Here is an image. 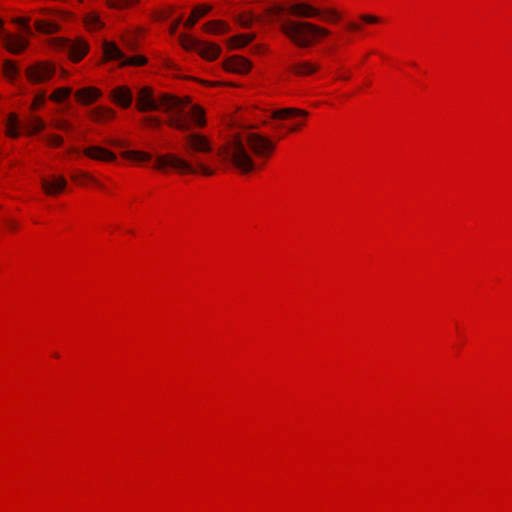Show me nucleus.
Masks as SVG:
<instances>
[{
	"instance_id": "10",
	"label": "nucleus",
	"mask_w": 512,
	"mask_h": 512,
	"mask_svg": "<svg viewBox=\"0 0 512 512\" xmlns=\"http://www.w3.org/2000/svg\"><path fill=\"white\" fill-rule=\"evenodd\" d=\"M136 106L141 112L157 111L162 108L160 96L156 99L153 89L148 86L140 88L137 95Z\"/></svg>"
},
{
	"instance_id": "38",
	"label": "nucleus",
	"mask_w": 512,
	"mask_h": 512,
	"mask_svg": "<svg viewBox=\"0 0 512 512\" xmlns=\"http://www.w3.org/2000/svg\"><path fill=\"white\" fill-rule=\"evenodd\" d=\"M347 28L354 31H360L362 29V26L355 22H349L347 24Z\"/></svg>"
},
{
	"instance_id": "11",
	"label": "nucleus",
	"mask_w": 512,
	"mask_h": 512,
	"mask_svg": "<svg viewBox=\"0 0 512 512\" xmlns=\"http://www.w3.org/2000/svg\"><path fill=\"white\" fill-rule=\"evenodd\" d=\"M111 100L122 108H128L133 101V93L127 86H117L110 91Z\"/></svg>"
},
{
	"instance_id": "25",
	"label": "nucleus",
	"mask_w": 512,
	"mask_h": 512,
	"mask_svg": "<svg viewBox=\"0 0 512 512\" xmlns=\"http://www.w3.org/2000/svg\"><path fill=\"white\" fill-rule=\"evenodd\" d=\"M3 71L7 78L13 80L18 75V67L12 60H5L3 63Z\"/></svg>"
},
{
	"instance_id": "15",
	"label": "nucleus",
	"mask_w": 512,
	"mask_h": 512,
	"mask_svg": "<svg viewBox=\"0 0 512 512\" xmlns=\"http://www.w3.org/2000/svg\"><path fill=\"white\" fill-rule=\"evenodd\" d=\"M84 154L94 160L114 161L116 159V155L112 151L100 146L88 147L84 150Z\"/></svg>"
},
{
	"instance_id": "32",
	"label": "nucleus",
	"mask_w": 512,
	"mask_h": 512,
	"mask_svg": "<svg viewBox=\"0 0 512 512\" xmlns=\"http://www.w3.org/2000/svg\"><path fill=\"white\" fill-rule=\"evenodd\" d=\"M71 178L74 181H80L81 178L89 179L90 181H92L93 183H95L96 185L101 187V184L95 178H93L92 176L88 175L87 173H84L81 171L74 172L71 175Z\"/></svg>"
},
{
	"instance_id": "9",
	"label": "nucleus",
	"mask_w": 512,
	"mask_h": 512,
	"mask_svg": "<svg viewBox=\"0 0 512 512\" xmlns=\"http://www.w3.org/2000/svg\"><path fill=\"white\" fill-rule=\"evenodd\" d=\"M55 73V67L48 62H39L29 66L26 70L27 78L31 83H43L48 81Z\"/></svg>"
},
{
	"instance_id": "42",
	"label": "nucleus",
	"mask_w": 512,
	"mask_h": 512,
	"mask_svg": "<svg viewBox=\"0 0 512 512\" xmlns=\"http://www.w3.org/2000/svg\"><path fill=\"white\" fill-rule=\"evenodd\" d=\"M3 21L0 19V37L5 33L2 29Z\"/></svg>"
},
{
	"instance_id": "36",
	"label": "nucleus",
	"mask_w": 512,
	"mask_h": 512,
	"mask_svg": "<svg viewBox=\"0 0 512 512\" xmlns=\"http://www.w3.org/2000/svg\"><path fill=\"white\" fill-rule=\"evenodd\" d=\"M181 22H182V17H179L178 19H176V20L171 24L170 32H171L172 34H174V33L177 31V29H178L179 25L181 24Z\"/></svg>"
},
{
	"instance_id": "21",
	"label": "nucleus",
	"mask_w": 512,
	"mask_h": 512,
	"mask_svg": "<svg viewBox=\"0 0 512 512\" xmlns=\"http://www.w3.org/2000/svg\"><path fill=\"white\" fill-rule=\"evenodd\" d=\"M211 9H212V6H210V5H203V6L196 7L192 11L190 17L184 22V26L188 29L192 28L198 21L199 17L204 16L206 13L211 11Z\"/></svg>"
},
{
	"instance_id": "12",
	"label": "nucleus",
	"mask_w": 512,
	"mask_h": 512,
	"mask_svg": "<svg viewBox=\"0 0 512 512\" xmlns=\"http://www.w3.org/2000/svg\"><path fill=\"white\" fill-rule=\"evenodd\" d=\"M1 37L5 48L13 54L21 53L28 47L29 44L27 39L19 35L4 33Z\"/></svg>"
},
{
	"instance_id": "3",
	"label": "nucleus",
	"mask_w": 512,
	"mask_h": 512,
	"mask_svg": "<svg viewBox=\"0 0 512 512\" xmlns=\"http://www.w3.org/2000/svg\"><path fill=\"white\" fill-rule=\"evenodd\" d=\"M160 103L162 109L169 113L167 124L182 132L192 133L193 128H202L206 125L205 112L198 106L193 105L189 109L190 98H178L171 94H161Z\"/></svg>"
},
{
	"instance_id": "5",
	"label": "nucleus",
	"mask_w": 512,
	"mask_h": 512,
	"mask_svg": "<svg viewBox=\"0 0 512 512\" xmlns=\"http://www.w3.org/2000/svg\"><path fill=\"white\" fill-rule=\"evenodd\" d=\"M51 45L56 50L67 52L74 62L80 61L89 51V45L82 39L71 41L67 38H53Z\"/></svg>"
},
{
	"instance_id": "16",
	"label": "nucleus",
	"mask_w": 512,
	"mask_h": 512,
	"mask_svg": "<svg viewBox=\"0 0 512 512\" xmlns=\"http://www.w3.org/2000/svg\"><path fill=\"white\" fill-rule=\"evenodd\" d=\"M101 96V91L95 87H85L75 93L78 102L84 105L91 104Z\"/></svg>"
},
{
	"instance_id": "41",
	"label": "nucleus",
	"mask_w": 512,
	"mask_h": 512,
	"mask_svg": "<svg viewBox=\"0 0 512 512\" xmlns=\"http://www.w3.org/2000/svg\"><path fill=\"white\" fill-rule=\"evenodd\" d=\"M299 126H300V125L291 126V127L289 128V131H290V132H295V131H297V130L299 129Z\"/></svg>"
},
{
	"instance_id": "29",
	"label": "nucleus",
	"mask_w": 512,
	"mask_h": 512,
	"mask_svg": "<svg viewBox=\"0 0 512 512\" xmlns=\"http://www.w3.org/2000/svg\"><path fill=\"white\" fill-rule=\"evenodd\" d=\"M53 126L56 129L62 130V131H71L73 129L72 124H70L67 120L58 118L53 121Z\"/></svg>"
},
{
	"instance_id": "44",
	"label": "nucleus",
	"mask_w": 512,
	"mask_h": 512,
	"mask_svg": "<svg viewBox=\"0 0 512 512\" xmlns=\"http://www.w3.org/2000/svg\"><path fill=\"white\" fill-rule=\"evenodd\" d=\"M172 13V9H170L165 17H168Z\"/></svg>"
},
{
	"instance_id": "33",
	"label": "nucleus",
	"mask_w": 512,
	"mask_h": 512,
	"mask_svg": "<svg viewBox=\"0 0 512 512\" xmlns=\"http://www.w3.org/2000/svg\"><path fill=\"white\" fill-rule=\"evenodd\" d=\"M360 19L367 24H375L380 22V18L374 15L363 14L360 15Z\"/></svg>"
},
{
	"instance_id": "14",
	"label": "nucleus",
	"mask_w": 512,
	"mask_h": 512,
	"mask_svg": "<svg viewBox=\"0 0 512 512\" xmlns=\"http://www.w3.org/2000/svg\"><path fill=\"white\" fill-rule=\"evenodd\" d=\"M41 184L47 195H57L66 187L67 181L62 176H53L51 180L43 178Z\"/></svg>"
},
{
	"instance_id": "17",
	"label": "nucleus",
	"mask_w": 512,
	"mask_h": 512,
	"mask_svg": "<svg viewBox=\"0 0 512 512\" xmlns=\"http://www.w3.org/2000/svg\"><path fill=\"white\" fill-rule=\"evenodd\" d=\"M294 116L307 117L308 112L297 108H283L274 110L271 114L273 119H287Z\"/></svg>"
},
{
	"instance_id": "4",
	"label": "nucleus",
	"mask_w": 512,
	"mask_h": 512,
	"mask_svg": "<svg viewBox=\"0 0 512 512\" xmlns=\"http://www.w3.org/2000/svg\"><path fill=\"white\" fill-rule=\"evenodd\" d=\"M281 32L296 46L306 48L313 45L319 37L329 35V30L306 21L283 20Z\"/></svg>"
},
{
	"instance_id": "8",
	"label": "nucleus",
	"mask_w": 512,
	"mask_h": 512,
	"mask_svg": "<svg viewBox=\"0 0 512 512\" xmlns=\"http://www.w3.org/2000/svg\"><path fill=\"white\" fill-rule=\"evenodd\" d=\"M103 49L104 55L108 60H117L123 65L141 66L146 62V59L142 56L126 57L125 54L111 42H105Z\"/></svg>"
},
{
	"instance_id": "37",
	"label": "nucleus",
	"mask_w": 512,
	"mask_h": 512,
	"mask_svg": "<svg viewBox=\"0 0 512 512\" xmlns=\"http://www.w3.org/2000/svg\"><path fill=\"white\" fill-rule=\"evenodd\" d=\"M284 11L283 6H274L267 9V13H282Z\"/></svg>"
},
{
	"instance_id": "6",
	"label": "nucleus",
	"mask_w": 512,
	"mask_h": 512,
	"mask_svg": "<svg viewBox=\"0 0 512 512\" xmlns=\"http://www.w3.org/2000/svg\"><path fill=\"white\" fill-rule=\"evenodd\" d=\"M180 41L183 48L187 50H195L202 57L208 60L216 59L221 51L220 47L216 44L203 42L187 35H181Z\"/></svg>"
},
{
	"instance_id": "27",
	"label": "nucleus",
	"mask_w": 512,
	"mask_h": 512,
	"mask_svg": "<svg viewBox=\"0 0 512 512\" xmlns=\"http://www.w3.org/2000/svg\"><path fill=\"white\" fill-rule=\"evenodd\" d=\"M72 90L68 87H61L54 91L51 95V99L56 102H60L66 98H68L71 94Z\"/></svg>"
},
{
	"instance_id": "39",
	"label": "nucleus",
	"mask_w": 512,
	"mask_h": 512,
	"mask_svg": "<svg viewBox=\"0 0 512 512\" xmlns=\"http://www.w3.org/2000/svg\"><path fill=\"white\" fill-rule=\"evenodd\" d=\"M44 101H45V95L42 94V95H39V96L36 97L35 104L36 105H42L44 103Z\"/></svg>"
},
{
	"instance_id": "34",
	"label": "nucleus",
	"mask_w": 512,
	"mask_h": 512,
	"mask_svg": "<svg viewBox=\"0 0 512 512\" xmlns=\"http://www.w3.org/2000/svg\"><path fill=\"white\" fill-rule=\"evenodd\" d=\"M143 122L147 123L153 127H159L161 125V120L158 117H154V116L144 117Z\"/></svg>"
},
{
	"instance_id": "31",
	"label": "nucleus",
	"mask_w": 512,
	"mask_h": 512,
	"mask_svg": "<svg viewBox=\"0 0 512 512\" xmlns=\"http://www.w3.org/2000/svg\"><path fill=\"white\" fill-rule=\"evenodd\" d=\"M45 127L44 122L40 118H33L30 122L29 129L30 133H36L43 130Z\"/></svg>"
},
{
	"instance_id": "13",
	"label": "nucleus",
	"mask_w": 512,
	"mask_h": 512,
	"mask_svg": "<svg viewBox=\"0 0 512 512\" xmlns=\"http://www.w3.org/2000/svg\"><path fill=\"white\" fill-rule=\"evenodd\" d=\"M251 67V62L239 55L228 58L224 63V68L233 73L245 74L250 71Z\"/></svg>"
},
{
	"instance_id": "26",
	"label": "nucleus",
	"mask_w": 512,
	"mask_h": 512,
	"mask_svg": "<svg viewBox=\"0 0 512 512\" xmlns=\"http://www.w3.org/2000/svg\"><path fill=\"white\" fill-rule=\"evenodd\" d=\"M18 119L16 115L11 114L7 121V135L12 138H17L19 136L18 132Z\"/></svg>"
},
{
	"instance_id": "22",
	"label": "nucleus",
	"mask_w": 512,
	"mask_h": 512,
	"mask_svg": "<svg viewBox=\"0 0 512 512\" xmlns=\"http://www.w3.org/2000/svg\"><path fill=\"white\" fill-rule=\"evenodd\" d=\"M255 34H239L229 39V45L233 49H238L252 42Z\"/></svg>"
},
{
	"instance_id": "1",
	"label": "nucleus",
	"mask_w": 512,
	"mask_h": 512,
	"mask_svg": "<svg viewBox=\"0 0 512 512\" xmlns=\"http://www.w3.org/2000/svg\"><path fill=\"white\" fill-rule=\"evenodd\" d=\"M183 149L185 156L176 154L160 155L156 158V166L162 169L170 166L180 173L202 174L211 176L214 170L204 162V155L213 151L210 139L200 133H187L183 137Z\"/></svg>"
},
{
	"instance_id": "30",
	"label": "nucleus",
	"mask_w": 512,
	"mask_h": 512,
	"mask_svg": "<svg viewBox=\"0 0 512 512\" xmlns=\"http://www.w3.org/2000/svg\"><path fill=\"white\" fill-rule=\"evenodd\" d=\"M13 22L17 25H20L27 35L33 34L31 27L29 25V18H15L13 19Z\"/></svg>"
},
{
	"instance_id": "35",
	"label": "nucleus",
	"mask_w": 512,
	"mask_h": 512,
	"mask_svg": "<svg viewBox=\"0 0 512 512\" xmlns=\"http://www.w3.org/2000/svg\"><path fill=\"white\" fill-rule=\"evenodd\" d=\"M48 141L50 144L57 146V147L62 145V143H63V139L58 135L49 136Z\"/></svg>"
},
{
	"instance_id": "24",
	"label": "nucleus",
	"mask_w": 512,
	"mask_h": 512,
	"mask_svg": "<svg viewBox=\"0 0 512 512\" xmlns=\"http://www.w3.org/2000/svg\"><path fill=\"white\" fill-rule=\"evenodd\" d=\"M122 156L126 159L136 160V161H149L151 159V154L147 152L135 151V150H127L122 153Z\"/></svg>"
},
{
	"instance_id": "20",
	"label": "nucleus",
	"mask_w": 512,
	"mask_h": 512,
	"mask_svg": "<svg viewBox=\"0 0 512 512\" xmlns=\"http://www.w3.org/2000/svg\"><path fill=\"white\" fill-rule=\"evenodd\" d=\"M35 28L44 34H53L60 31V25L53 20H36Z\"/></svg>"
},
{
	"instance_id": "18",
	"label": "nucleus",
	"mask_w": 512,
	"mask_h": 512,
	"mask_svg": "<svg viewBox=\"0 0 512 512\" xmlns=\"http://www.w3.org/2000/svg\"><path fill=\"white\" fill-rule=\"evenodd\" d=\"M91 118L97 122H103L116 116L115 110L108 107H96L89 112Z\"/></svg>"
},
{
	"instance_id": "19",
	"label": "nucleus",
	"mask_w": 512,
	"mask_h": 512,
	"mask_svg": "<svg viewBox=\"0 0 512 512\" xmlns=\"http://www.w3.org/2000/svg\"><path fill=\"white\" fill-rule=\"evenodd\" d=\"M290 70L298 76H306L316 72L318 70V66L309 62H298L291 65Z\"/></svg>"
},
{
	"instance_id": "45",
	"label": "nucleus",
	"mask_w": 512,
	"mask_h": 512,
	"mask_svg": "<svg viewBox=\"0 0 512 512\" xmlns=\"http://www.w3.org/2000/svg\"><path fill=\"white\" fill-rule=\"evenodd\" d=\"M115 145L122 146V143L117 142V143H115Z\"/></svg>"
},
{
	"instance_id": "23",
	"label": "nucleus",
	"mask_w": 512,
	"mask_h": 512,
	"mask_svg": "<svg viewBox=\"0 0 512 512\" xmlns=\"http://www.w3.org/2000/svg\"><path fill=\"white\" fill-rule=\"evenodd\" d=\"M203 27L206 31L213 33H226L230 30L228 24L222 21H211L206 23Z\"/></svg>"
},
{
	"instance_id": "2",
	"label": "nucleus",
	"mask_w": 512,
	"mask_h": 512,
	"mask_svg": "<svg viewBox=\"0 0 512 512\" xmlns=\"http://www.w3.org/2000/svg\"><path fill=\"white\" fill-rule=\"evenodd\" d=\"M275 149V143L257 133L235 136L218 150V155L231 163L241 173H249L256 168L251 152L258 158H268Z\"/></svg>"
},
{
	"instance_id": "28",
	"label": "nucleus",
	"mask_w": 512,
	"mask_h": 512,
	"mask_svg": "<svg viewBox=\"0 0 512 512\" xmlns=\"http://www.w3.org/2000/svg\"><path fill=\"white\" fill-rule=\"evenodd\" d=\"M255 18L252 13H243L236 18V21L243 28H250L254 22Z\"/></svg>"
},
{
	"instance_id": "43",
	"label": "nucleus",
	"mask_w": 512,
	"mask_h": 512,
	"mask_svg": "<svg viewBox=\"0 0 512 512\" xmlns=\"http://www.w3.org/2000/svg\"><path fill=\"white\" fill-rule=\"evenodd\" d=\"M340 78H341V79H343V80H347V79H349V75L344 74V75H343V76H341Z\"/></svg>"
},
{
	"instance_id": "40",
	"label": "nucleus",
	"mask_w": 512,
	"mask_h": 512,
	"mask_svg": "<svg viewBox=\"0 0 512 512\" xmlns=\"http://www.w3.org/2000/svg\"><path fill=\"white\" fill-rule=\"evenodd\" d=\"M91 21L93 22V24L96 26V27H99L100 26V20L96 17V16H92L91 17Z\"/></svg>"
},
{
	"instance_id": "7",
	"label": "nucleus",
	"mask_w": 512,
	"mask_h": 512,
	"mask_svg": "<svg viewBox=\"0 0 512 512\" xmlns=\"http://www.w3.org/2000/svg\"><path fill=\"white\" fill-rule=\"evenodd\" d=\"M289 12L297 17L302 18L322 16L326 21H337L339 19L338 13L334 10H326L321 12L320 10L306 3H295L291 5Z\"/></svg>"
}]
</instances>
